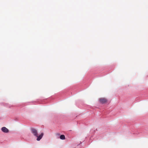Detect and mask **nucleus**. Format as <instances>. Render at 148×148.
Listing matches in <instances>:
<instances>
[{
  "instance_id": "1",
  "label": "nucleus",
  "mask_w": 148,
  "mask_h": 148,
  "mask_svg": "<svg viewBox=\"0 0 148 148\" xmlns=\"http://www.w3.org/2000/svg\"><path fill=\"white\" fill-rule=\"evenodd\" d=\"M31 130L34 135L37 138L36 140L37 141H39L42 138L43 135V133H41L38 136L37 131L36 129L32 128L31 129Z\"/></svg>"
},
{
  "instance_id": "2",
  "label": "nucleus",
  "mask_w": 148,
  "mask_h": 148,
  "mask_svg": "<svg viewBox=\"0 0 148 148\" xmlns=\"http://www.w3.org/2000/svg\"><path fill=\"white\" fill-rule=\"evenodd\" d=\"M99 101L101 103H104L107 102V100L105 98H100L99 99Z\"/></svg>"
},
{
  "instance_id": "3",
  "label": "nucleus",
  "mask_w": 148,
  "mask_h": 148,
  "mask_svg": "<svg viewBox=\"0 0 148 148\" xmlns=\"http://www.w3.org/2000/svg\"><path fill=\"white\" fill-rule=\"evenodd\" d=\"M1 130L3 132L7 133L9 132V130L5 127H3L1 128Z\"/></svg>"
},
{
  "instance_id": "4",
  "label": "nucleus",
  "mask_w": 148,
  "mask_h": 148,
  "mask_svg": "<svg viewBox=\"0 0 148 148\" xmlns=\"http://www.w3.org/2000/svg\"><path fill=\"white\" fill-rule=\"evenodd\" d=\"M60 138L62 140H64L65 139V136L64 135H61L60 137Z\"/></svg>"
}]
</instances>
